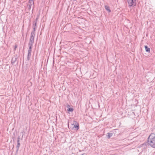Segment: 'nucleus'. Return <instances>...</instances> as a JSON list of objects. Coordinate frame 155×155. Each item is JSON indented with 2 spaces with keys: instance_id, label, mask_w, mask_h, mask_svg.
Segmentation results:
<instances>
[{
  "instance_id": "2",
  "label": "nucleus",
  "mask_w": 155,
  "mask_h": 155,
  "mask_svg": "<svg viewBox=\"0 0 155 155\" xmlns=\"http://www.w3.org/2000/svg\"><path fill=\"white\" fill-rule=\"evenodd\" d=\"M35 36V34L34 32H31V36L29 39V44L33 45L34 42V39Z\"/></svg>"
},
{
  "instance_id": "8",
  "label": "nucleus",
  "mask_w": 155,
  "mask_h": 155,
  "mask_svg": "<svg viewBox=\"0 0 155 155\" xmlns=\"http://www.w3.org/2000/svg\"><path fill=\"white\" fill-rule=\"evenodd\" d=\"M112 131V133L114 135H117L118 134L119 132H118V130L117 129H114Z\"/></svg>"
},
{
  "instance_id": "20",
  "label": "nucleus",
  "mask_w": 155,
  "mask_h": 155,
  "mask_svg": "<svg viewBox=\"0 0 155 155\" xmlns=\"http://www.w3.org/2000/svg\"><path fill=\"white\" fill-rule=\"evenodd\" d=\"M20 140H17V143H19Z\"/></svg>"
},
{
  "instance_id": "9",
  "label": "nucleus",
  "mask_w": 155,
  "mask_h": 155,
  "mask_svg": "<svg viewBox=\"0 0 155 155\" xmlns=\"http://www.w3.org/2000/svg\"><path fill=\"white\" fill-rule=\"evenodd\" d=\"M144 47L146 51L147 52H148L149 53H150V48H148V47L147 46L145 45L144 46Z\"/></svg>"
},
{
  "instance_id": "18",
  "label": "nucleus",
  "mask_w": 155,
  "mask_h": 155,
  "mask_svg": "<svg viewBox=\"0 0 155 155\" xmlns=\"http://www.w3.org/2000/svg\"><path fill=\"white\" fill-rule=\"evenodd\" d=\"M20 139H21V138H20V136H18V137L17 140H20Z\"/></svg>"
},
{
  "instance_id": "12",
  "label": "nucleus",
  "mask_w": 155,
  "mask_h": 155,
  "mask_svg": "<svg viewBox=\"0 0 155 155\" xmlns=\"http://www.w3.org/2000/svg\"><path fill=\"white\" fill-rule=\"evenodd\" d=\"M105 8L106 9L107 11H108L109 12H111V10L110 9V8H109V6L106 5V6H105Z\"/></svg>"
},
{
  "instance_id": "14",
  "label": "nucleus",
  "mask_w": 155,
  "mask_h": 155,
  "mask_svg": "<svg viewBox=\"0 0 155 155\" xmlns=\"http://www.w3.org/2000/svg\"><path fill=\"white\" fill-rule=\"evenodd\" d=\"M74 127L75 128L77 129V130H78L79 128V125L78 124V125H76V124H75V125L74 124Z\"/></svg>"
},
{
  "instance_id": "3",
  "label": "nucleus",
  "mask_w": 155,
  "mask_h": 155,
  "mask_svg": "<svg viewBox=\"0 0 155 155\" xmlns=\"http://www.w3.org/2000/svg\"><path fill=\"white\" fill-rule=\"evenodd\" d=\"M147 144L153 148H155V140H147Z\"/></svg>"
},
{
  "instance_id": "6",
  "label": "nucleus",
  "mask_w": 155,
  "mask_h": 155,
  "mask_svg": "<svg viewBox=\"0 0 155 155\" xmlns=\"http://www.w3.org/2000/svg\"><path fill=\"white\" fill-rule=\"evenodd\" d=\"M17 58L18 56L17 54L14 55L11 60V64L13 65L14 64V63L16 61Z\"/></svg>"
},
{
  "instance_id": "13",
  "label": "nucleus",
  "mask_w": 155,
  "mask_h": 155,
  "mask_svg": "<svg viewBox=\"0 0 155 155\" xmlns=\"http://www.w3.org/2000/svg\"><path fill=\"white\" fill-rule=\"evenodd\" d=\"M74 110L73 108H69L67 109V111L69 112H72Z\"/></svg>"
},
{
  "instance_id": "22",
  "label": "nucleus",
  "mask_w": 155,
  "mask_h": 155,
  "mask_svg": "<svg viewBox=\"0 0 155 155\" xmlns=\"http://www.w3.org/2000/svg\"><path fill=\"white\" fill-rule=\"evenodd\" d=\"M22 138H21V140H22Z\"/></svg>"
},
{
  "instance_id": "5",
  "label": "nucleus",
  "mask_w": 155,
  "mask_h": 155,
  "mask_svg": "<svg viewBox=\"0 0 155 155\" xmlns=\"http://www.w3.org/2000/svg\"><path fill=\"white\" fill-rule=\"evenodd\" d=\"M29 4L28 5V7L29 10L31 8V6L34 5V0H29L28 2Z\"/></svg>"
},
{
  "instance_id": "19",
  "label": "nucleus",
  "mask_w": 155,
  "mask_h": 155,
  "mask_svg": "<svg viewBox=\"0 0 155 155\" xmlns=\"http://www.w3.org/2000/svg\"><path fill=\"white\" fill-rule=\"evenodd\" d=\"M70 107V106L69 104H68L67 105V107L68 108H69Z\"/></svg>"
},
{
  "instance_id": "10",
  "label": "nucleus",
  "mask_w": 155,
  "mask_h": 155,
  "mask_svg": "<svg viewBox=\"0 0 155 155\" xmlns=\"http://www.w3.org/2000/svg\"><path fill=\"white\" fill-rule=\"evenodd\" d=\"M113 133H108L107 134V137L109 139L113 136Z\"/></svg>"
},
{
  "instance_id": "11",
  "label": "nucleus",
  "mask_w": 155,
  "mask_h": 155,
  "mask_svg": "<svg viewBox=\"0 0 155 155\" xmlns=\"http://www.w3.org/2000/svg\"><path fill=\"white\" fill-rule=\"evenodd\" d=\"M20 143H17V146H16L17 150L16 151V153H18V150L19 147L20 146Z\"/></svg>"
},
{
  "instance_id": "21",
  "label": "nucleus",
  "mask_w": 155,
  "mask_h": 155,
  "mask_svg": "<svg viewBox=\"0 0 155 155\" xmlns=\"http://www.w3.org/2000/svg\"><path fill=\"white\" fill-rule=\"evenodd\" d=\"M37 19H38V18H37L36 19V21L37 22Z\"/></svg>"
},
{
  "instance_id": "17",
  "label": "nucleus",
  "mask_w": 155,
  "mask_h": 155,
  "mask_svg": "<svg viewBox=\"0 0 155 155\" xmlns=\"http://www.w3.org/2000/svg\"><path fill=\"white\" fill-rule=\"evenodd\" d=\"M17 48V45L16 44H15V46H14V51H15Z\"/></svg>"
},
{
  "instance_id": "4",
  "label": "nucleus",
  "mask_w": 155,
  "mask_h": 155,
  "mask_svg": "<svg viewBox=\"0 0 155 155\" xmlns=\"http://www.w3.org/2000/svg\"><path fill=\"white\" fill-rule=\"evenodd\" d=\"M130 7L134 6L136 5V0H127Z\"/></svg>"
},
{
  "instance_id": "16",
  "label": "nucleus",
  "mask_w": 155,
  "mask_h": 155,
  "mask_svg": "<svg viewBox=\"0 0 155 155\" xmlns=\"http://www.w3.org/2000/svg\"><path fill=\"white\" fill-rule=\"evenodd\" d=\"M33 27V31H32L31 32H34V33L35 34V30H36V27Z\"/></svg>"
},
{
  "instance_id": "1",
  "label": "nucleus",
  "mask_w": 155,
  "mask_h": 155,
  "mask_svg": "<svg viewBox=\"0 0 155 155\" xmlns=\"http://www.w3.org/2000/svg\"><path fill=\"white\" fill-rule=\"evenodd\" d=\"M28 45L29 46V48L28 51V56H27V60L29 61L30 60V58L31 56V49L32 48V46L33 45L29 44Z\"/></svg>"
},
{
  "instance_id": "7",
  "label": "nucleus",
  "mask_w": 155,
  "mask_h": 155,
  "mask_svg": "<svg viewBox=\"0 0 155 155\" xmlns=\"http://www.w3.org/2000/svg\"><path fill=\"white\" fill-rule=\"evenodd\" d=\"M155 140V134L153 133H151L148 137L147 140Z\"/></svg>"
},
{
  "instance_id": "15",
  "label": "nucleus",
  "mask_w": 155,
  "mask_h": 155,
  "mask_svg": "<svg viewBox=\"0 0 155 155\" xmlns=\"http://www.w3.org/2000/svg\"><path fill=\"white\" fill-rule=\"evenodd\" d=\"M36 24H37V21H34V24L33 25V27H36Z\"/></svg>"
}]
</instances>
